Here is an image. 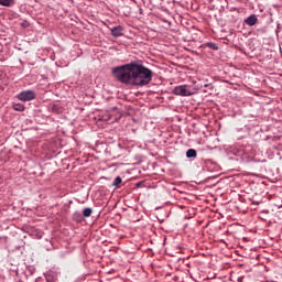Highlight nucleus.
Returning <instances> with one entry per match:
<instances>
[{
	"mask_svg": "<svg viewBox=\"0 0 282 282\" xmlns=\"http://www.w3.org/2000/svg\"><path fill=\"white\" fill-rule=\"evenodd\" d=\"M112 76L123 85L147 87L153 80V70L142 65V62H131L111 69Z\"/></svg>",
	"mask_w": 282,
	"mask_h": 282,
	"instance_id": "nucleus-1",
	"label": "nucleus"
},
{
	"mask_svg": "<svg viewBox=\"0 0 282 282\" xmlns=\"http://www.w3.org/2000/svg\"><path fill=\"white\" fill-rule=\"evenodd\" d=\"M36 98V93L34 90H23L18 95V99L22 102H30Z\"/></svg>",
	"mask_w": 282,
	"mask_h": 282,
	"instance_id": "nucleus-2",
	"label": "nucleus"
},
{
	"mask_svg": "<svg viewBox=\"0 0 282 282\" xmlns=\"http://www.w3.org/2000/svg\"><path fill=\"white\" fill-rule=\"evenodd\" d=\"M173 94L175 96H192L193 95V93H191V90H188L185 85L176 86L173 90Z\"/></svg>",
	"mask_w": 282,
	"mask_h": 282,
	"instance_id": "nucleus-3",
	"label": "nucleus"
},
{
	"mask_svg": "<svg viewBox=\"0 0 282 282\" xmlns=\"http://www.w3.org/2000/svg\"><path fill=\"white\" fill-rule=\"evenodd\" d=\"M111 36H113V39H120V36H124V28H122V25H117L113 26L111 30Z\"/></svg>",
	"mask_w": 282,
	"mask_h": 282,
	"instance_id": "nucleus-4",
	"label": "nucleus"
},
{
	"mask_svg": "<svg viewBox=\"0 0 282 282\" xmlns=\"http://www.w3.org/2000/svg\"><path fill=\"white\" fill-rule=\"evenodd\" d=\"M257 17L254 14H251L250 17H248L246 20H245V23L247 25H249L250 28H252V25H257Z\"/></svg>",
	"mask_w": 282,
	"mask_h": 282,
	"instance_id": "nucleus-5",
	"label": "nucleus"
},
{
	"mask_svg": "<svg viewBox=\"0 0 282 282\" xmlns=\"http://www.w3.org/2000/svg\"><path fill=\"white\" fill-rule=\"evenodd\" d=\"M186 158H188V159L197 158V151L195 149H188L186 151Z\"/></svg>",
	"mask_w": 282,
	"mask_h": 282,
	"instance_id": "nucleus-6",
	"label": "nucleus"
},
{
	"mask_svg": "<svg viewBox=\"0 0 282 282\" xmlns=\"http://www.w3.org/2000/svg\"><path fill=\"white\" fill-rule=\"evenodd\" d=\"M0 6H4L6 8H10L14 6V0H0Z\"/></svg>",
	"mask_w": 282,
	"mask_h": 282,
	"instance_id": "nucleus-7",
	"label": "nucleus"
},
{
	"mask_svg": "<svg viewBox=\"0 0 282 282\" xmlns=\"http://www.w3.org/2000/svg\"><path fill=\"white\" fill-rule=\"evenodd\" d=\"M14 111H25V106L23 104H13Z\"/></svg>",
	"mask_w": 282,
	"mask_h": 282,
	"instance_id": "nucleus-8",
	"label": "nucleus"
},
{
	"mask_svg": "<svg viewBox=\"0 0 282 282\" xmlns=\"http://www.w3.org/2000/svg\"><path fill=\"white\" fill-rule=\"evenodd\" d=\"M73 219L74 221H83V214H80V212H75L73 214Z\"/></svg>",
	"mask_w": 282,
	"mask_h": 282,
	"instance_id": "nucleus-9",
	"label": "nucleus"
},
{
	"mask_svg": "<svg viewBox=\"0 0 282 282\" xmlns=\"http://www.w3.org/2000/svg\"><path fill=\"white\" fill-rule=\"evenodd\" d=\"M91 213H94V209H91V207H86V208L83 210V216H84V217H91Z\"/></svg>",
	"mask_w": 282,
	"mask_h": 282,
	"instance_id": "nucleus-10",
	"label": "nucleus"
},
{
	"mask_svg": "<svg viewBox=\"0 0 282 282\" xmlns=\"http://www.w3.org/2000/svg\"><path fill=\"white\" fill-rule=\"evenodd\" d=\"M120 184H122V177L117 176L115 178V181L112 182V186H116V188H118V186H120Z\"/></svg>",
	"mask_w": 282,
	"mask_h": 282,
	"instance_id": "nucleus-11",
	"label": "nucleus"
},
{
	"mask_svg": "<svg viewBox=\"0 0 282 282\" xmlns=\"http://www.w3.org/2000/svg\"><path fill=\"white\" fill-rule=\"evenodd\" d=\"M206 45H207V47H209V50H214V51L219 50V46H217V44H215L213 42H209Z\"/></svg>",
	"mask_w": 282,
	"mask_h": 282,
	"instance_id": "nucleus-12",
	"label": "nucleus"
},
{
	"mask_svg": "<svg viewBox=\"0 0 282 282\" xmlns=\"http://www.w3.org/2000/svg\"><path fill=\"white\" fill-rule=\"evenodd\" d=\"M22 28H28V21H24V22L22 23Z\"/></svg>",
	"mask_w": 282,
	"mask_h": 282,
	"instance_id": "nucleus-13",
	"label": "nucleus"
},
{
	"mask_svg": "<svg viewBox=\"0 0 282 282\" xmlns=\"http://www.w3.org/2000/svg\"><path fill=\"white\" fill-rule=\"evenodd\" d=\"M142 186V182L137 183V187L140 188Z\"/></svg>",
	"mask_w": 282,
	"mask_h": 282,
	"instance_id": "nucleus-14",
	"label": "nucleus"
}]
</instances>
